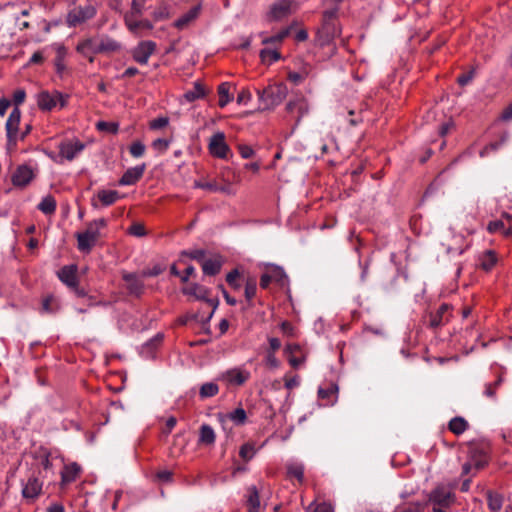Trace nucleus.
<instances>
[{
  "instance_id": "f257e3e1",
  "label": "nucleus",
  "mask_w": 512,
  "mask_h": 512,
  "mask_svg": "<svg viewBox=\"0 0 512 512\" xmlns=\"http://www.w3.org/2000/svg\"><path fill=\"white\" fill-rule=\"evenodd\" d=\"M340 34L341 29L337 19V10L324 11L322 26L317 32L315 43L321 49L327 48V52L325 53L327 58L332 57L336 53L337 47L335 39L338 38Z\"/></svg>"
},
{
  "instance_id": "f03ea898",
  "label": "nucleus",
  "mask_w": 512,
  "mask_h": 512,
  "mask_svg": "<svg viewBox=\"0 0 512 512\" xmlns=\"http://www.w3.org/2000/svg\"><path fill=\"white\" fill-rule=\"evenodd\" d=\"M107 226V221L104 218L95 219L86 225L83 232H77L75 237L77 239V248L80 252L90 253L98 240L101 238V229Z\"/></svg>"
},
{
  "instance_id": "7ed1b4c3",
  "label": "nucleus",
  "mask_w": 512,
  "mask_h": 512,
  "mask_svg": "<svg viewBox=\"0 0 512 512\" xmlns=\"http://www.w3.org/2000/svg\"><path fill=\"white\" fill-rule=\"evenodd\" d=\"M456 501L453 487L439 484L428 494L426 506H431V512H451V507Z\"/></svg>"
},
{
  "instance_id": "20e7f679",
  "label": "nucleus",
  "mask_w": 512,
  "mask_h": 512,
  "mask_svg": "<svg viewBox=\"0 0 512 512\" xmlns=\"http://www.w3.org/2000/svg\"><path fill=\"white\" fill-rule=\"evenodd\" d=\"M288 88L284 83H274L265 87L263 90H257L259 111L273 110L280 105L286 98Z\"/></svg>"
},
{
  "instance_id": "39448f33",
  "label": "nucleus",
  "mask_w": 512,
  "mask_h": 512,
  "mask_svg": "<svg viewBox=\"0 0 512 512\" xmlns=\"http://www.w3.org/2000/svg\"><path fill=\"white\" fill-rule=\"evenodd\" d=\"M96 15V8L91 0H76L71 5L66 22L70 27L80 25Z\"/></svg>"
},
{
  "instance_id": "423d86ee",
  "label": "nucleus",
  "mask_w": 512,
  "mask_h": 512,
  "mask_svg": "<svg viewBox=\"0 0 512 512\" xmlns=\"http://www.w3.org/2000/svg\"><path fill=\"white\" fill-rule=\"evenodd\" d=\"M69 96L57 90L49 92L42 90L36 95V102L41 111L47 112L53 110L58 104L60 108L67 105Z\"/></svg>"
},
{
  "instance_id": "0eeeda50",
  "label": "nucleus",
  "mask_w": 512,
  "mask_h": 512,
  "mask_svg": "<svg viewBox=\"0 0 512 512\" xmlns=\"http://www.w3.org/2000/svg\"><path fill=\"white\" fill-rule=\"evenodd\" d=\"M20 121L21 110L19 107H14L5 125L8 150L15 149L17 146Z\"/></svg>"
},
{
  "instance_id": "6e6552de",
  "label": "nucleus",
  "mask_w": 512,
  "mask_h": 512,
  "mask_svg": "<svg viewBox=\"0 0 512 512\" xmlns=\"http://www.w3.org/2000/svg\"><path fill=\"white\" fill-rule=\"evenodd\" d=\"M157 45L154 41H140L131 51L132 59L140 64H148L149 58L156 52Z\"/></svg>"
},
{
  "instance_id": "1a4fd4ad",
  "label": "nucleus",
  "mask_w": 512,
  "mask_h": 512,
  "mask_svg": "<svg viewBox=\"0 0 512 512\" xmlns=\"http://www.w3.org/2000/svg\"><path fill=\"white\" fill-rule=\"evenodd\" d=\"M209 153L216 158L226 159L230 154L231 150L225 140V134L223 132L215 133L208 144Z\"/></svg>"
},
{
  "instance_id": "9d476101",
  "label": "nucleus",
  "mask_w": 512,
  "mask_h": 512,
  "mask_svg": "<svg viewBox=\"0 0 512 512\" xmlns=\"http://www.w3.org/2000/svg\"><path fill=\"white\" fill-rule=\"evenodd\" d=\"M250 372L246 369L235 367L223 372L219 379L227 386H242L250 379Z\"/></svg>"
},
{
  "instance_id": "9b49d317",
  "label": "nucleus",
  "mask_w": 512,
  "mask_h": 512,
  "mask_svg": "<svg viewBox=\"0 0 512 512\" xmlns=\"http://www.w3.org/2000/svg\"><path fill=\"white\" fill-rule=\"evenodd\" d=\"M181 292L184 295L193 296L197 300H202L207 302L210 306L213 307V310L217 307L218 301L208 298L210 294V290L198 283H191L181 289Z\"/></svg>"
},
{
  "instance_id": "f8f14e48",
  "label": "nucleus",
  "mask_w": 512,
  "mask_h": 512,
  "mask_svg": "<svg viewBox=\"0 0 512 512\" xmlns=\"http://www.w3.org/2000/svg\"><path fill=\"white\" fill-rule=\"evenodd\" d=\"M452 317V306L443 303L435 312L429 314V327L436 329L446 325Z\"/></svg>"
},
{
  "instance_id": "ddd939ff",
  "label": "nucleus",
  "mask_w": 512,
  "mask_h": 512,
  "mask_svg": "<svg viewBox=\"0 0 512 512\" xmlns=\"http://www.w3.org/2000/svg\"><path fill=\"white\" fill-rule=\"evenodd\" d=\"M294 4L292 0H278L271 6L268 19L270 21H280L288 17L294 10Z\"/></svg>"
},
{
  "instance_id": "4468645a",
  "label": "nucleus",
  "mask_w": 512,
  "mask_h": 512,
  "mask_svg": "<svg viewBox=\"0 0 512 512\" xmlns=\"http://www.w3.org/2000/svg\"><path fill=\"white\" fill-rule=\"evenodd\" d=\"M217 179L219 181L220 187L228 188V191H222V193L228 195L235 194L232 186L233 184H238L241 181L240 175L230 167H224L221 169Z\"/></svg>"
},
{
  "instance_id": "2eb2a0df",
  "label": "nucleus",
  "mask_w": 512,
  "mask_h": 512,
  "mask_svg": "<svg viewBox=\"0 0 512 512\" xmlns=\"http://www.w3.org/2000/svg\"><path fill=\"white\" fill-rule=\"evenodd\" d=\"M85 145L78 139L66 140L59 144V156L72 161L83 149Z\"/></svg>"
},
{
  "instance_id": "dca6fc26",
  "label": "nucleus",
  "mask_w": 512,
  "mask_h": 512,
  "mask_svg": "<svg viewBox=\"0 0 512 512\" xmlns=\"http://www.w3.org/2000/svg\"><path fill=\"white\" fill-rule=\"evenodd\" d=\"M35 177L33 169L26 164L19 165L12 175V184L16 187H26Z\"/></svg>"
},
{
  "instance_id": "f3484780",
  "label": "nucleus",
  "mask_w": 512,
  "mask_h": 512,
  "mask_svg": "<svg viewBox=\"0 0 512 512\" xmlns=\"http://www.w3.org/2000/svg\"><path fill=\"white\" fill-rule=\"evenodd\" d=\"M284 351L288 355L289 364L295 369L306 361V353L299 344H288Z\"/></svg>"
},
{
  "instance_id": "a211bd4d",
  "label": "nucleus",
  "mask_w": 512,
  "mask_h": 512,
  "mask_svg": "<svg viewBox=\"0 0 512 512\" xmlns=\"http://www.w3.org/2000/svg\"><path fill=\"white\" fill-rule=\"evenodd\" d=\"M43 483L35 475H32L27 483L23 486L22 496L23 498L34 501L42 492Z\"/></svg>"
},
{
  "instance_id": "6ab92c4d",
  "label": "nucleus",
  "mask_w": 512,
  "mask_h": 512,
  "mask_svg": "<svg viewBox=\"0 0 512 512\" xmlns=\"http://www.w3.org/2000/svg\"><path fill=\"white\" fill-rule=\"evenodd\" d=\"M122 279L126 283V288L131 295L137 297L141 296L144 292V282L135 273H124Z\"/></svg>"
},
{
  "instance_id": "aec40b11",
  "label": "nucleus",
  "mask_w": 512,
  "mask_h": 512,
  "mask_svg": "<svg viewBox=\"0 0 512 512\" xmlns=\"http://www.w3.org/2000/svg\"><path fill=\"white\" fill-rule=\"evenodd\" d=\"M224 262V258L219 254H215L210 258H206V260L201 265L204 275L216 276L220 273Z\"/></svg>"
},
{
  "instance_id": "412c9836",
  "label": "nucleus",
  "mask_w": 512,
  "mask_h": 512,
  "mask_svg": "<svg viewBox=\"0 0 512 512\" xmlns=\"http://www.w3.org/2000/svg\"><path fill=\"white\" fill-rule=\"evenodd\" d=\"M146 169V164L143 163L141 165L132 167L127 169L122 177L119 180L120 185H134L136 184L143 176Z\"/></svg>"
},
{
  "instance_id": "4be33fe9",
  "label": "nucleus",
  "mask_w": 512,
  "mask_h": 512,
  "mask_svg": "<svg viewBox=\"0 0 512 512\" xmlns=\"http://www.w3.org/2000/svg\"><path fill=\"white\" fill-rule=\"evenodd\" d=\"M58 278L61 282H63L67 287H76V284L79 283L78 276H77V266L72 265H66L63 266L58 272H57Z\"/></svg>"
},
{
  "instance_id": "5701e85b",
  "label": "nucleus",
  "mask_w": 512,
  "mask_h": 512,
  "mask_svg": "<svg viewBox=\"0 0 512 512\" xmlns=\"http://www.w3.org/2000/svg\"><path fill=\"white\" fill-rule=\"evenodd\" d=\"M81 474V467L76 462L64 465L61 471V486H67L70 483L75 482Z\"/></svg>"
},
{
  "instance_id": "b1692460",
  "label": "nucleus",
  "mask_w": 512,
  "mask_h": 512,
  "mask_svg": "<svg viewBox=\"0 0 512 512\" xmlns=\"http://www.w3.org/2000/svg\"><path fill=\"white\" fill-rule=\"evenodd\" d=\"M286 111L291 114H296V122L308 112V103L303 97L290 100L286 104Z\"/></svg>"
},
{
  "instance_id": "393cba45",
  "label": "nucleus",
  "mask_w": 512,
  "mask_h": 512,
  "mask_svg": "<svg viewBox=\"0 0 512 512\" xmlns=\"http://www.w3.org/2000/svg\"><path fill=\"white\" fill-rule=\"evenodd\" d=\"M469 459L472 461L474 468L480 470L488 463V456L484 449L476 445L469 448Z\"/></svg>"
},
{
  "instance_id": "a878e982",
  "label": "nucleus",
  "mask_w": 512,
  "mask_h": 512,
  "mask_svg": "<svg viewBox=\"0 0 512 512\" xmlns=\"http://www.w3.org/2000/svg\"><path fill=\"white\" fill-rule=\"evenodd\" d=\"M76 51L84 57L88 58L90 62H93V56L95 54H99L98 44H96L92 38H87L80 41L76 46Z\"/></svg>"
},
{
  "instance_id": "bb28decb",
  "label": "nucleus",
  "mask_w": 512,
  "mask_h": 512,
  "mask_svg": "<svg viewBox=\"0 0 512 512\" xmlns=\"http://www.w3.org/2000/svg\"><path fill=\"white\" fill-rule=\"evenodd\" d=\"M125 24L132 33H139L141 30H152L153 24L148 19L138 20L133 14L125 17Z\"/></svg>"
},
{
  "instance_id": "cd10ccee",
  "label": "nucleus",
  "mask_w": 512,
  "mask_h": 512,
  "mask_svg": "<svg viewBox=\"0 0 512 512\" xmlns=\"http://www.w3.org/2000/svg\"><path fill=\"white\" fill-rule=\"evenodd\" d=\"M246 506L248 512H261L260 496L256 486L247 488Z\"/></svg>"
},
{
  "instance_id": "c85d7f7f",
  "label": "nucleus",
  "mask_w": 512,
  "mask_h": 512,
  "mask_svg": "<svg viewBox=\"0 0 512 512\" xmlns=\"http://www.w3.org/2000/svg\"><path fill=\"white\" fill-rule=\"evenodd\" d=\"M201 6L197 5L191 8L187 13L183 14L174 22V27L179 30H183L189 26L200 14Z\"/></svg>"
},
{
  "instance_id": "c756f323",
  "label": "nucleus",
  "mask_w": 512,
  "mask_h": 512,
  "mask_svg": "<svg viewBox=\"0 0 512 512\" xmlns=\"http://www.w3.org/2000/svg\"><path fill=\"white\" fill-rule=\"evenodd\" d=\"M56 56L54 59V67L58 76L63 77L66 70L65 58L67 56V49L64 45H55Z\"/></svg>"
},
{
  "instance_id": "7c9ffc66",
  "label": "nucleus",
  "mask_w": 512,
  "mask_h": 512,
  "mask_svg": "<svg viewBox=\"0 0 512 512\" xmlns=\"http://www.w3.org/2000/svg\"><path fill=\"white\" fill-rule=\"evenodd\" d=\"M498 257L495 251L486 250L478 257V265L484 271H490L496 265Z\"/></svg>"
},
{
  "instance_id": "2f4dec72",
  "label": "nucleus",
  "mask_w": 512,
  "mask_h": 512,
  "mask_svg": "<svg viewBox=\"0 0 512 512\" xmlns=\"http://www.w3.org/2000/svg\"><path fill=\"white\" fill-rule=\"evenodd\" d=\"M487 231L491 234L500 233L505 237H512V224L507 226L503 219L490 221L487 225Z\"/></svg>"
},
{
  "instance_id": "473e14b6",
  "label": "nucleus",
  "mask_w": 512,
  "mask_h": 512,
  "mask_svg": "<svg viewBox=\"0 0 512 512\" xmlns=\"http://www.w3.org/2000/svg\"><path fill=\"white\" fill-rule=\"evenodd\" d=\"M121 49V44L109 36H102L98 43L99 53H113Z\"/></svg>"
},
{
  "instance_id": "72a5a7b5",
  "label": "nucleus",
  "mask_w": 512,
  "mask_h": 512,
  "mask_svg": "<svg viewBox=\"0 0 512 512\" xmlns=\"http://www.w3.org/2000/svg\"><path fill=\"white\" fill-rule=\"evenodd\" d=\"M216 435L213 428L208 424H203L199 430L198 443L201 445L211 446L215 443Z\"/></svg>"
},
{
  "instance_id": "f704fd0d",
  "label": "nucleus",
  "mask_w": 512,
  "mask_h": 512,
  "mask_svg": "<svg viewBox=\"0 0 512 512\" xmlns=\"http://www.w3.org/2000/svg\"><path fill=\"white\" fill-rule=\"evenodd\" d=\"M287 477L292 480L295 479L299 484L304 482V466L301 463H289L286 466Z\"/></svg>"
},
{
  "instance_id": "c9c22d12",
  "label": "nucleus",
  "mask_w": 512,
  "mask_h": 512,
  "mask_svg": "<svg viewBox=\"0 0 512 512\" xmlns=\"http://www.w3.org/2000/svg\"><path fill=\"white\" fill-rule=\"evenodd\" d=\"M468 427V422L461 416L452 418L448 423L449 431L457 436L463 434L468 429Z\"/></svg>"
},
{
  "instance_id": "e433bc0d",
  "label": "nucleus",
  "mask_w": 512,
  "mask_h": 512,
  "mask_svg": "<svg viewBox=\"0 0 512 512\" xmlns=\"http://www.w3.org/2000/svg\"><path fill=\"white\" fill-rule=\"evenodd\" d=\"M57 202L52 195H46L42 198L37 208L45 215H53L56 211Z\"/></svg>"
},
{
  "instance_id": "4c0bfd02",
  "label": "nucleus",
  "mask_w": 512,
  "mask_h": 512,
  "mask_svg": "<svg viewBox=\"0 0 512 512\" xmlns=\"http://www.w3.org/2000/svg\"><path fill=\"white\" fill-rule=\"evenodd\" d=\"M119 198V192L116 190L102 189L97 192V199L103 206L113 205Z\"/></svg>"
},
{
  "instance_id": "58836bf2",
  "label": "nucleus",
  "mask_w": 512,
  "mask_h": 512,
  "mask_svg": "<svg viewBox=\"0 0 512 512\" xmlns=\"http://www.w3.org/2000/svg\"><path fill=\"white\" fill-rule=\"evenodd\" d=\"M230 88L231 85L228 82H223L218 86L217 92L219 95V107L224 108L233 100V95L230 93Z\"/></svg>"
},
{
  "instance_id": "ea45409f",
  "label": "nucleus",
  "mask_w": 512,
  "mask_h": 512,
  "mask_svg": "<svg viewBox=\"0 0 512 512\" xmlns=\"http://www.w3.org/2000/svg\"><path fill=\"white\" fill-rule=\"evenodd\" d=\"M486 498L488 508L492 512H498L501 510L504 498L500 493L489 490L486 493Z\"/></svg>"
},
{
  "instance_id": "a19ab883",
  "label": "nucleus",
  "mask_w": 512,
  "mask_h": 512,
  "mask_svg": "<svg viewBox=\"0 0 512 512\" xmlns=\"http://www.w3.org/2000/svg\"><path fill=\"white\" fill-rule=\"evenodd\" d=\"M257 293V280L254 276H249L245 280L244 295L249 306H252V300Z\"/></svg>"
},
{
  "instance_id": "79ce46f5",
  "label": "nucleus",
  "mask_w": 512,
  "mask_h": 512,
  "mask_svg": "<svg viewBox=\"0 0 512 512\" xmlns=\"http://www.w3.org/2000/svg\"><path fill=\"white\" fill-rule=\"evenodd\" d=\"M34 458L37 461V465L43 468V470L48 471L52 468L50 452L47 449L40 448L38 451L35 452Z\"/></svg>"
},
{
  "instance_id": "37998d69",
  "label": "nucleus",
  "mask_w": 512,
  "mask_h": 512,
  "mask_svg": "<svg viewBox=\"0 0 512 512\" xmlns=\"http://www.w3.org/2000/svg\"><path fill=\"white\" fill-rule=\"evenodd\" d=\"M426 504L419 501L404 502L398 505L393 512H425Z\"/></svg>"
},
{
  "instance_id": "c03bdc74",
  "label": "nucleus",
  "mask_w": 512,
  "mask_h": 512,
  "mask_svg": "<svg viewBox=\"0 0 512 512\" xmlns=\"http://www.w3.org/2000/svg\"><path fill=\"white\" fill-rule=\"evenodd\" d=\"M206 91L205 88L199 82H195L194 86L191 90H188L184 93L183 97L187 102H194L195 100L201 99L205 97Z\"/></svg>"
},
{
  "instance_id": "a18cd8bd",
  "label": "nucleus",
  "mask_w": 512,
  "mask_h": 512,
  "mask_svg": "<svg viewBox=\"0 0 512 512\" xmlns=\"http://www.w3.org/2000/svg\"><path fill=\"white\" fill-rule=\"evenodd\" d=\"M194 187L208 190L210 192H220L228 191L227 187H220L218 179H213L209 181H195Z\"/></svg>"
},
{
  "instance_id": "49530a36",
  "label": "nucleus",
  "mask_w": 512,
  "mask_h": 512,
  "mask_svg": "<svg viewBox=\"0 0 512 512\" xmlns=\"http://www.w3.org/2000/svg\"><path fill=\"white\" fill-rule=\"evenodd\" d=\"M258 448L254 442H246L239 449V456L244 462H249L256 455Z\"/></svg>"
},
{
  "instance_id": "de8ad7c7",
  "label": "nucleus",
  "mask_w": 512,
  "mask_h": 512,
  "mask_svg": "<svg viewBox=\"0 0 512 512\" xmlns=\"http://www.w3.org/2000/svg\"><path fill=\"white\" fill-rule=\"evenodd\" d=\"M503 381V376L499 375L495 381L485 384V389L483 392L484 395L491 400H496L497 391L499 387L502 385Z\"/></svg>"
},
{
  "instance_id": "09e8293b",
  "label": "nucleus",
  "mask_w": 512,
  "mask_h": 512,
  "mask_svg": "<svg viewBox=\"0 0 512 512\" xmlns=\"http://www.w3.org/2000/svg\"><path fill=\"white\" fill-rule=\"evenodd\" d=\"M219 386L215 382H207L201 385L199 390L200 399H206L217 395Z\"/></svg>"
},
{
  "instance_id": "8fccbe9b",
  "label": "nucleus",
  "mask_w": 512,
  "mask_h": 512,
  "mask_svg": "<svg viewBox=\"0 0 512 512\" xmlns=\"http://www.w3.org/2000/svg\"><path fill=\"white\" fill-rule=\"evenodd\" d=\"M260 59L264 64H272L281 58V54L275 49H262L259 53Z\"/></svg>"
},
{
  "instance_id": "3c124183",
  "label": "nucleus",
  "mask_w": 512,
  "mask_h": 512,
  "mask_svg": "<svg viewBox=\"0 0 512 512\" xmlns=\"http://www.w3.org/2000/svg\"><path fill=\"white\" fill-rule=\"evenodd\" d=\"M59 310V304L53 295L46 296L42 301V311L55 313Z\"/></svg>"
},
{
  "instance_id": "603ef678",
  "label": "nucleus",
  "mask_w": 512,
  "mask_h": 512,
  "mask_svg": "<svg viewBox=\"0 0 512 512\" xmlns=\"http://www.w3.org/2000/svg\"><path fill=\"white\" fill-rule=\"evenodd\" d=\"M227 417L236 425L244 424L247 419L246 411L242 407H238L232 412L228 413Z\"/></svg>"
},
{
  "instance_id": "864d4df0",
  "label": "nucleus",
  "mask_w": 512,
  "mask_h": 512,
  "mask_svg": "<svg viewBox=\"0 0 512 512\" xmlns=\"http://www.w3.org/2000/svg\"><path fill=\"white\" fill-rule=\"evenodd\" d=\"M239 277L240 271L237 268L232 269L226 275V282L233 290H239L241 288Z\"/></svg>"
},
{
  "instance_id": "5fc2aeb1",
  "label": "nucleus",
  "mask_w": 512,
  "mask_h": 512,
  "mask_svg": "<svg viewBox=\"0 0 512 512\" xmlns=\"http://www.w3.org/2000/svg\"><path fill=\"white\" fill-rule=\"evenodd\" d=\"M338 387L336 385H330L328 388L320 387L318 390V396L320 399L327 400L328 403H332L334 400L333 396H336Z\"/></svg>"
},
{
  "instance_id": "6e6d98bb",
  "label": "nucleus",
  "mask_w": 512,
  "mask_h": 512,
  "mask_svg": "<svg viewBox=\"0 0 512 512\" xmlns=\"http://www.w3.org/2000/svg\"><path fill=\"white\" fill-rule=\"evenodd\" d=\"M182 256H186L192 260L197 261L201 265L206 260V251L204 249H194L189 251H183Z\"/></svg>"
},
{
  "instance_id": "4d7b16f0",
  "label": "nucleus",
  "mask_w": 512,
  "mask_h": 512,
  "mask_svg": "<svg viewBox=\"0 0 512 512\" xmlns=\"http://www.w3.org/2000/svg\"><path fill=\"white\" fill-rule=\"evenodd\" d=\"M96 128L99 131H106L112 134H116L119 131V124L117 122L99 121L96 123Z\"/></svg>"
},
{
  "instance_id": "13d9d810",
  "label": "nucleus",
  "mask_w": 512,
  "mask_h": 512,
  "mask_svg": "<svg viewBox=\"0 0 512 512\" xmlns=\"http://www.w3.org/2000/svg\"><path fill=\"white\" fill-rule=\"evenodd\" d=\"M145 151L146 146L141 141H134L129 147V152L134 158L142 157Z\"/></svg>"
},
{
  "instance_id": "bf43d9fd",
  "label": "nucleus",
  "mask_w": 512,
  "mask_h": 512,
  "mask_svg": "<svg viewBox=\"0 0 512 512\" xmlns=\"http://www.w3.org/2000/svg\"><path fill=\"white\" fill-rule=\"evenodd\" d=\"M267 272L270 274L272 280L277 283H282L283 279L286 277L283 269L277 266H271Z\"/></svg>"
},
{
  "instance_id": "052dcab7",
  "label": "nucleus",
  "mask_w": 512,
  "mask_h": 512,
  "mask_svg": "<svg viewBox=\"0 0 512 512\" xmlns=\"http://www.w3.org/2000/svg\"><path fill=\"white\" fill-rule=\"evenodd\" d=\"M275 353L276 352H268V351H266V356H265V359H264V363H265V366L270 368V369H276V368H278L280 366V362L277 359Z\"/></svg>"
},
{
  "instance_id": "680f3d73",
  "label": "nucleus",
  "mask_w": 512,
  "mask_h": 512,
  "mask_svg": "<svg viewBox=\"0 0 512 512\" xmlns=\"http://www.w3.org/2000/svg\"><path fill=\"white\" fill-rule=\"evenodd\" d=\"M169 124L168 117H158L149 122V128L151 130H159L166 127Z\"/></svg>"
},
{
  "instance_id": "e2e57ef3",
  "label": "nucleus",
  "mask_w": 512,
  "mask_h": 512,
  "mask_svg": "<svg viewBox=\"0 0 512 512\" xmlns=\"http://www.w3.org/2000/svg\"><path fill=\"white\" fill-rule=\"evenodd\" d=\"M474 77H475V69L472 68L468 72H465V73L459 75L457 78V83L460 86H466L473 80Z\"/></svg>"
},
{
  "instance_id": "0e129e2a",
  "label": "nucleus",
  "mask_w": 512,
  "mask_h": 512,
  "mask_svg": "<svg viewBox=\"0 0 512 512\" xmlns=\"http://www.w3.org/2000/svg\"><path fill=\"white\" fill-rule=\"evenodd\" d=\"M128 233L136 237H142L146 235V229L143 224L134 223L129 227Z\"/></svg>"
},
{
  "instance_id": "69168bd1",
  "label": "nucleus",
  "mask_w": 512,
  "mask_h": 512,
  "mask_svg": "<svg viewBox=\"0 0 512 512\" xmlns=\"http://www.w3.org/2000/svg\"><path fill=\"white\" fill-rule=\"evenodd\" d=\"M300 378L298 375L289 376L286 374L284 376V386L288 390H292L293 388L299 386Z\"/></svg>"
},
{
  "instance_id": "338daca9",
  "label": "nucleus",
  "mask_w": 512,
  "mask_h": 512,
  "mask_svg": "<svg viewBox=\"0 0 512 512\" xmlns=\"http://www.w3.org/2000/svg\"><path fill=\"white\" fill-rule=\"evenodd\" d=\"M170 141L163 138H158L152 142V147L161 153H164L169 148Z\"/></svg>"
},
{
  "instance_id": "774afa93",
  "label": "nucleus",
  "mask_w": 512,
  "mask_h": 512,
  "mask_svg": "<svg viewBox=\"0 0 512 512\" xmlns=\"http://www.w3.org/2000/svg\"><path fill=\"white\" fill-rule=\"evenodd\" d=\"M45 57L43 55V51L38 50L34 52L29 59V61L26 64V67L32 66V65H40L44 62Z\"/></svg>"
}]
</instances>
